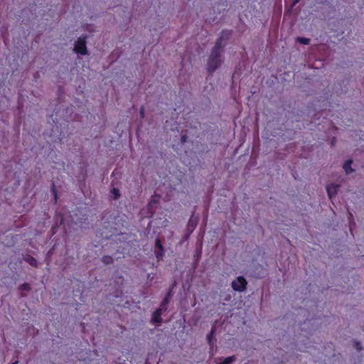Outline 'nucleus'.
Wrapping results in <instances>:
<instances>
[{
    "label": "nucleus",
    "instance_id": "f257e3e1",
    "mask_svg": "<svg viewBox=\"0 0 364 364\" xmlns=\"http://www.w3.org/2000/svg\"><path fill=\"white\" fill-rule=\"evenodd\" d=\"M222 46L220 41H218L211 50L207 65V70L209 73H213L220 65Z\"/></svg>",
    "mask_w": 364,
    "mask_h": 364
},
{
    "label": "nucleus",
    "instance_id": "f03ea898",
    "mask_svg": "<svg viewBox=\"0 0 364 364\" xmlns=\"http://www.w3.org/2000/svg\"><path fill=\"white\" fill-rule=\"evenodd\" d=\"M247 281L246 279L240 276L237 279L232 281V287L234 290L237 291H244L246 289Z\"/></svg>",
    "mask_w": 364,
    "mask_h": 364
},
{
    "label": "nucleus",
    "instance_id": "7ed1b4c3",
    "mask_svg": "<svg viewBox=\"0 0 364 364\" xmlns=\"http://www.w3.org/2000/svg\"><path fill=\"white\" fill-rule=\"evenodd\" d=\"M74 50L75 53L81 55H85L87 53L86 42L84 38H78L75 44Z\"/></svg>",
    "mask_w": 364,
    "mask_h": 364
},
{
    "label": "nucleus",
    "instance_id": "20e7f679",
    "mask_svg": "<svg viewBox=\"0 0 364 364\" xmlns=\"http://www.w3.org/2000/svg\"><path fill=\"white\" fill-rule=\"evenodd\" d=\"M167 303H168V298H166L162 302L161 308L156 310L154 312L153 316H152V319H151L153 323H159L161 322V312H162L163 309H166V305Z\"/></svg>",
    "mask_w": 364,
    "mask_h": 364
},
{
    "label": "nucleus",
    "instance_id": "39448f33",
    "mask_svg": "<svg viewBox=\"0 0 364 364\" xmlns=\"http://www.w3.org/2000/svg\"><path fill=\"white\" fill-rule=\"evenodd\" d=\"M339 186L335 183H331L326 186V191L329 198L334 197L338 190Z\"/></svg>",
    "mask_w": 364,
    "mask_h": 364
},
{
    "label": "nucleus",
    "instance_id": "423d86ee",
    "mask_svg": "<svg viewBox=\"0 0 364 364\" xmlns=\"http://www.w3.org/2000/svg\"><path fill=\"white\" fill-rule=\"evenodd\" d=\"M156 247L159 249V251L156 252V256L158 259H160L163 257L164 250L160 240L158 239L156 240Z\"/></svg>",
    "mask_w": 364,
    "mask_h": 364
},
{
    "label": "nucleus",
    "instance_id": "0eeeda50",
    "mask_svg": "<svg viewBox=\"0 0 364 364\" xmlns=\"http://www.w3.org/2000/svg\"><path fill=\"white\" fill-rule=\"evenodd\" d=\"M197 223H198L197 218H195L194 216H191V218L189 220L188 224V230L189 231L192 232L196 227Z\"/></svg>",
    "mask_w": 364,
    "mask_h": 364
},
{
    "label": "nucleus",
    "instance_id": "6e6552de",
    "mask_svg": "<svg viewBox=\"0 0 364 364\" xmlns=\"http://www.w3.org/2000/svg\"><path fill=\"white\" fill-rule=\"evenodd\" d=\"M220 360L218 364H231L236 360L235 355L227 357L225 358H219Z\"/></svg>",
    "mask_w": 364,
    "mask_h": 364
},
{
    "label": "nucleus",
    "instance_id": "1a4fd4ad",
    "mask_svg": "<svg viewBox=\"0 0 364 364\" xmlns=\"http://www.w3.org/2000/svg\"><path fill=\"white\" fill-rule=\"evenodd\" d=\"M352 161L348 160L343 164V169L346 173H350L353 172V168H351Z\"/></svg>",
    "mask_w": 364,
    "mask_h": 364
},
{
    "label": "nucleus",
    "instance_id": "9d476101",
    "mask_svg": "<svg viewBox=\"0 0 364 364\" xmlns=\"http://www.w3.org/2000/svg\"><path fill=\"white\" fill-rule=\"evenodd\" d=\"M24 259L28 262L29 263L31 266L33 267H36L37 266V260L33 257H31V256H27L24 258Z\"/></svg>",
    "mask_w": 364,
    "mask_h": 364
},
{
    "label": "nucleus",
    "instance_id": "9b49d317",
    "mask_svg": "<svg viewBox=\"0 0 364 364\" xmlns=\"http://www.w3.org/2000/svg\"><path fill=\"white\" fill-rule=\"evenodd\" d=\"M297 41L301 44L307 45L309 43L310 40L306 38H298Z\"/></svg>",
    "mask_w": 364,
    "mask_h": 364
},
{
    "label": "nucleus",
    "instance_id": "f8f14e48",
    "mask_svg": "<svg viewBox=\"0 0 364 364\" xmlns=\"http://www.w3.org/2000/svg\"><path fill=\"white\" fill-rule=\"evenodd\" d=\"M112 193H113V194L114 195V198H118V196H119V191H118V190H117V189H116V188H113V190H112Z\"/></svg>",
    "mask_w": 364,
    "mask_h": 364
},
{
    "label": "nucleus",
    "instance_id": "ddd939ff",
    "mask_svg": "<svg viewBox=\"0 0 364 364\" xmlns=\"http://www.w3.org/2000/svg\"><path fill=\"white\" fill-rule=\"evenodd\" d=\"M21 289H22L23 290L28 291V290L30 289L29 284H23L21 286Z\"/></svg>",
    "mask_w": 364,
    "mask_h": 364
},
{
    "label": "nucleus",
    "instance_id": "4468645a",
    "mask_svg": "<svg viewBox=\"0 0 364 364\" xmlns=\"http://www.w3.org/2000/svg\"><path fill=\"white\" fill-rule=\"evenodd\" d=\"M112 261V258L109 257H105L103 258V262H105V263H109Z\"/></svg>",
    "mask_w": 364,
    "mask_h": 364
},
{
    "label": "nucleus",
    "instance_id": "2eb2a0df",
    "mask_svg": "<svg viewBox=\"0 0 364 364\" xmlns=\"http://www.w3.org/2000/svg\"><path fill=\"white\" fill-rule=\"evenodd\" d=\"M213 333H214V329L213 328L210 333L208 336V340L209 343L211 342V338L213 336Z\"/></svg>",
    "mask_w": 364,
    "mask_h": 364
},
{
    "label": "nucleus",
    "instance_id": "dca6fc26",
    "mask_svg": "<svg viewBox=\"0 0 364 364\" xmlns=\"http://www.w3.org/2000/svg\"><path fill=\"white\" fill-rule=\"evenodd\" d=\"M140 115H141V117H142V118L144 117V107H141L140 109Z\"/></svg>",
    "mask_w": 364,
    "mask_h": 364
},
{
    "label": "nucleus",
    "instance_id": "f3484780",
    "mask_svg": "<svg viewBox=\"0 0 364 364\" xmlns=\"http://www.w3.org/2000/svg\"><path fill=\"white\" fill-rule=\"evenodd\" d=\"M300 0H294L292 6H294L296 4H297Z\"/></svg>",
    "mask_w": 364,
    "mask_h": 364
},
{
    "label": "nucleus",
    "instance_id": "a211bd4d",
    "mask_svg": "<svg viewBox=\"0 0 364 364\" xmlns=\"http://www.w3.org/2000/svg\"><path fill=\"white\" fill-rule=\"evenodd\" d=\"M356 346H357V348H358V350H360V347H359V343H356Z\"/></svg>",
    "mask_w": 364,
    "mask_h": 364
}]
</instances>
